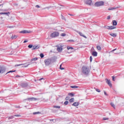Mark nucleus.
I'll return each mask as SVG.
<instances>
[{
    "label": "nucleus",
    "instance_id": "6ab92c4d",
    "mask_svg": "<svg viewBox=\"0 0 124 124\" xmlns=\"http://www.w3.org/2000/svg\"><path fill=\"white\" fill-rule=\"evenodd\" d=\"M0 14L1 15H7L8 16V14H10V13L8 12V13H0Z\"/></svg>",
    "mask_w": 124,
    "mask_h": 124
},
{
    "label": "nucleus",
    "instance_id": "6e6d98bb",
    "mask_svg": "<svg viewBox=\"0 0 124 124\" xmlns=\"http://www.w3.org/2000/svg\"><path fill=\"white\" fill-rule=\"evenodd\" d=\"M104 94L105 95H108L107 93H106V92H104Z\"/></svg>",
    "mask_w": 124,
    "mask_h": 124
},
{
    "label": "nucleus",
    "instance_id": "de8ad7c7",
    "mask_svg": "<svg viewBox=\"0 0 124 124\" xmlns=\"http://www.w3.org/2000/svg\"><path fill=\"white\" fill-rule=\"evenodd\" d=\"M36 7L37 8H40V6H39V5H36Z\"/></svg>",
    "mask_w": 124,
    "mask_h": 124
},
{
    "label": "nucleus",
    "instance_id": "69168bd1",
    "mask_svg": "<svg viewBox=\"0 0 124 124\" xmlns=\"http://www.w3.org/2000/svg\"><path fill=\"white\" fill-rule=\"evenodd\" d=\"M92 49H93V47H92Z\"/></svg>",
    "mask_w": 124,
    "mask_h": 124
},
{
    "label": "nucleus",
    "instance_id": "bf43d9fd",
    "mask_svg": "<svg viewBox=\"0 0 124 124\" xmlns=\"http://www.w3.org/2000/svg\"><path fill=\"white\" fill-rule=\"evenodd\" d=\"M69 41H71V42H74V41L72 40H70Z\"/></svg>",
    "mask_w": 124,
    "mask_h": 124
},
{
    "label": "nucleus",
    "instance_id": "e433bc0d",
    "mask_svg": "<svg viewBox=\"0 0 124 124\" xmlns=\"http://www.w3.org/2000/svg\"><path fill=\"white\" fill-rule=\"evenodd\" d=\"M37 114H40V112H34L33 113V115H37Z\"/></svg>",
    "mask_w": 124,
    "mask_h": 124
},
{
    "label": "nucleus",
    "instance_id": "bb28decb",
    "mask_svg": "<svg viewBox=\"0 0 124 124\" xmlns=\"http://www.w3.org/2000/svg\"><path fill=\"white\" fill-rule=\"evenodd\" d=\"M96 48L97 50H99V51H101V47H100V46H97Z\"/></svg>",
    "mask_w": 124,
    "mask_h": 124
},
{
    "label": "nucleus",
    "instance_id": "a211bd4d",
    "mask_svg": "<svg viewBox=\"0 0 124 124\" xmlns=\"http://www.w3.org/2000/svg\"><path fill=\"white\" fill-rule=\"evenodd\" d=\"M92 56H93L94 57H97V52L93 51L92 52Z\"/></svg>",
    "mask_w": 124,
    "mask_h": 124
},
{
    "label": "nucleus",
    "instance_id": "49530a36",
    "mask_svg": "<svg viewBox=\"0 0 124 124\" xmlns=\"http://www.w3.org/2000/svg\"><path fill=\"white\" fill-rule=\"evenodd\" d=\"M29 65H30V64H28L27 65H24V66H23V67H28V66H29Z\"/></svg>",
    "mask_w": 124,
    "mask_h": 124
},
{
    "label": "nucleus",
    "instance_id": "a18cd8bd",
    "mask_svg": "<svg viewBox=\"0 0 124 124\" xmlns=\"http://www.w3.org/2000/svg\"><path fill=\"white\" fill-rule=\"evenodd\" d=\"M15 117H21V115L20 114H16L14 115Z\"/></svg>",
    "mask_w": 124,
    "mask_h": 124
},
{
    "label": "nucleus",
    "instance_id": "052dcab7",
    "mask_svg": "<svg viewBox=\"0 0 124 124\" xmlns=\"http://www.w3.org/2000/svg\"><path fill=\"white\" fill-rule=\"evenodd\" d=\"M16 77H20V76L17 75V76H16Z\"/></svg>",
    "mask_w": 124,
    "mask_h": 124
},
{
    "label": "nucleus",
    "instance_id": "ddd939ff",
    "mask_svg": "<svg viewBox=\"0 0 124 124\" xmlns=\"http://www.w3.org/2000/svg\"><path fill=\"white\" fill-rule=\"evenodd\" d=\"M106 83L109 86V87H112V83H111V81L109 79H106Z\"/></svg>",
    "mask_w": 124,
    "mask_h": 124
},
{
    "label": "nucleus",
    "instance_id": "f3484780",
    "mask_svg": "<svg viewBox=\"0 0 124 124\" xmlns=\"http://www.w3.org/2000/svg\"><path fill=\"white\" fill-rule=\"evenodd\" d=\"M57 51H58V52L61 53V52H62V47L61 46L58 47V48H57Z\"/></svg>",
    "mask_w": 124,
    "mask_h": 124
},
{
    "label": "nucleus",
    "instance_id": "6e6552de",
    "mask_svg": "<svg viewBox=\"0 0 124 124\" xmlns=\"http://www.w3.org/2000/svg\"><path fill=\"white\" fill-rule=\"evenodd\" d=\"M116 29V27L113 26H107V30H114V29Z\"/></svg>",
    "mask_w": 124,
    "mask_h": 124
},
{
    "label": "nucleus",
    "instance_id": "2eb2a0df",
    "mask_svg": "<svg viewBox=\"0 0 124 124\" xmlns=\"http://www.w3.org/2000/svg\"><path fill=\"white\" fill-rule=\"evenodd\" d=\"M78 105H79V102H74V103L72 104V106H75V107H77V106H78Z\"/></svg>",
    "mask_w": 124,
    "mask_h": 124
},
{
    "label": "nucleus",
    "instance_id": "8fccbe9b",
    "mask_svg": "<svg viewBox=\"0 0 124 124\" xmlns=\"http://www.w3.org/2000/svg\"><path fill=\"white\" fill-rule=\"evenodd\" d=\"M14 5L15 6H18V3H15Z\"/></svg>",
    "mask_w": 124,
    "mask_h": 124
},
{
    "label": "nucleus",
    "instance_id": "37998d69",
    "mask_svg": "<svg viewBox=\"0 0 124 124\" xmlns=\"http://www.w3.org/2000/svg\"><path fill=\"white\" fill-rule=\"evenodd\" d=\"M60 68L61 70H63V69H64V68L62 67V64L60 65Z\"/></svg>",
    "mask_w": 124,
    "mask_h": 124
},
{
    "label": "nucleus",
    "instance_id": "c756f323",
    "mask_svg": "<svg viewBox=\"0 0 124 124\" xmlns=\"http://www.w3.org/2000/svg\"><path fill=\"white\" fill-rule=\"evenodd\" d=\"M69 102H74V98H71L69 100Z\"/></svg>",
    "mask_w": 124,
    "mask_h": 124
},
{
    "label": "nucleus",
    "instance_id": "864d4df0",
    "mask_svg": "<svg viewBox=\"0 0 124 124\" xmlns=\"http://www.w3.org/2000/svg\"><path fill=\"white\" fill-rule=\"evenodd\" d=\"M27 42H28V40L27 41L25 40L23 42V43H27Z\"/></svg>",
    "mask_w": 124,
    "mask_h": 124
},
{
    "label": "nucleus",
    "instance_id": "a19ab883",
    "mask_svg": "<svg viewBox=\"0 0 124 124\" xmlns=\"http://www.w3.org/2000/svg\"><path fill=\"white\" fill-rule=\"evenodd\" d=\"M70 97H69V96H67L65 98V100H69V99H70Z\"/></svg>",
    "mask_w": 124,
    "mask_h": 124
},
{
    "label": "nucleus",
    "instance_id": "9d476101",
    "mask_svg": "<svg viewBox=\"0 0 124 124\" xmlns=\"http://www.w3.org/2000/svg\"><path fill=\"white\" fill-rule=\"evenodd\" d=\"M50 60L51 61V63H53V62H55L57 61V58L55 57H52L50 58Z\"/></svg>",
    "mask_w": 124,
    "mask_h": 124
},
{
    "label": "nucleus",
    "instance_id": "79ce46f5",
    "mask_svg": "<svg viewBox=\"0 0 124 124\" xmlns=\"http://www.w3.org/2000/svg\"><path fill=\"white\" fill-rule=\"evenodd\" d=\"M104 120V121H106V120H109L108 118H106V117H104L103 119Z\"/></svg>",
    "mask_w": 124,
    "mask_h": 124
},
{
    "label": "nucleus",
    "instance_id": "4be33fe9",
    "mask_svg": "<svg viewBox=\"0 0 124 124\" xmlns=\"http://www.w3.org/2000/svg\"><path fill=\"white\" fill-rule=\"evenodd\" d=\"M117 8H119V7H112L111 8L108 9V10H114V9H117Z\"/></svg>",
    "mask_w": 124,
    "mask_h": 124
},
{
    "label": "nucleus",
    "instance_id": "cd10ccee",
    "mask_svg": "<svg viewBox=\"0 0 124 124\" xmlns=\"http://www.w3.org/2000/svg\"><path fill=\"white\" fill-rule=\"evenodd\" d=\"M73 47L71 46H68L67 50H73Z\"/></svg>",
    "mask_w": 124,
    "mask_h": 124
},
{
    "label": "nucleus",
    "instance_id": "f8f14e48",
    "mask_svg": "<svg viewBox=\"0 0 124 124\" xmlns=\"http://www.w3.org/2000/svg\"><path fill=\"white\" fill-rule=\"evenodd\" d=\"M20 33H30L31 31H28L27 30H24L19 32Z\"/></svg>",
    "mask_w": 124,
    "mask_h": 124
},
{
    "label": "nucleus",
    "instance_id": "09e8293b",
    "mask_svg": "<svg viewBox=\"0 0 124 124\" xmlns=\"http://www.w3.org/2000/svg\"><path fill=\"white\" fill-rule=\"evenodd\" d=\"M8 28H9V29H12V28H14V27H13V26H8Z\"/></svg>",
    "mask_w": 124,
    "mask_h": 124
},
{
    "label": "nucleus",
    "instance_id": "423d86ee",
    "mask_svg": "<svg viewBox=\"0 0 124 124\" xmlns=\"http://www.w3.org/2000/svg\"><path fill=\"white\" fill-rule=\"evenodd\" d=\"M19 85L22 88H27L28 87V83L25 82L21 83Z\"/></svg>",
    "mask_w": 124,
    "mask_h": 124
},
{
    "label": "nucleus",
    "instance_id": "2f4dec72",
    "mask_svg": "<svg viewBox=\"0 0 124 124\" xmlns=\"http://www.w3.org/2000/svg\"><path fill=\"white\" fill-rule=\"evenodd\" d=\"M37 60H38V59L37 58H34L32 59L31 60V61L32 62H33V61H37Z\"/></svg>",
    "mask_w": 124,
    "mask_h": 124
},
{
    "label": "nucleus",
    "instance_id": "7ed1b4c3",
    "mask_svg": "<svg viewBox=\"0 0 124 124\" xmlns=\"http://www.w3.org/2000/svg\"><path fill=\"white\" fill-rule=\"evenodd\" d=\"M59 35L60 33H59V32L55 31L51 33V34L50 35V37L52 38H55V37L59 36Z\"/></svg>",
    "mask_w": 124,
    "mask_h": 124
},
{
    "label": "nucleus",
    "instance_id": "58836bf2",
    "mask_svg": "<svg viewBox=\"0 0 124 124\" xmlns=\"http://www.w3.org/2000/svg\"><path fill=\"white\" fill-rule=\"evenodd\" d=\"M64 104L65 105H67V104H68V101H65L64 103Z\"/></svg>",
    "mask_w": 124,
    "mask_h": 124
},
{
    "label": "nucleus",
    "instance_id": "f257e3e1",
    "mask_svg": "<svg viewBox=\"0 0 124 124\" xmlns=\"http://www.w3.org/2000/svg\"><path fill=\"white\" fill-rule=\"evenodd\" d=\"M90 68H89V67H87L86 66H82L81 68V72L84 75H88L90 73Z\"/></svg>",
    "mask_w": 124,
    "mask_h": 124
},
{
    "label": "nucleus",
    "instance_id": "680f3d73",
    "mask_svg": "<svg viewBox=\"0 0 124 124\" xmlns=\"http://www.w3.org/2000/svg\"><path fill=\"white\" fill-rule=\"evenodd\" d=\"M3 5V4H0V6H2H2Z\"/></svg>",
    "mask_w": 124,
    "mask_h": 124
},
{
    "label": "nucleus",
    "instance_id": "dca6fc26",
    "mask_svg": "<svg viewBox=\"0 0 124 124\" xmlns=\"http://www.w3.org/2000/svg\"><path fill=\"white\" fill-rule=\"evenodd\" d=\"M18 37V35H13L11 37V39H16Z\"/></svg>",
    "mask_w": 124,
    "mask_h": 124
},
{
    "label": "nucleus",
    "instance_id": "5fc2aeb1",
    "mask_svg": "<svg viewBox=\"0 0 124 124\" xmlns=\"http://www.w3.org/2000/svg\"><path fill=\"white\" fill-rule=\"evenodd\" d=\"M116 50H117V48L112 50L111 52H114V51H116Z\"/></svg>",
    "mask_w": 124,
    "mask_h": 124
},
{
    "label": "nucleus",
    "instance_id": "393cba45",
    "mask_svg": "<svg viewBox=\"0 0 124 124\" xmlns=\"http://www.w3.org/2000/svg\"><path fill=\"white\" fill-rule=\"evenodd\" d=\"M61 18L62 19V20H64V21H66V19L65 18V17L62 16V15H61Z\"/></svg>",
    "mask_w": 124,
    "mask_h": 124
},
{
    "label": "nucleus",
    "instance_id": "c03bdc74",
    "mask_svg": "<svg viewBox=\"0 0 124 124\" xmlns=\"http://www.w3.org/2000/svg\"><path fill=\"white\" fill-rule=\"evenodd\" d=\"M21 65H23V64H16V65H15V66L16 67H17V66H20Z\"/></svg>",
    "mask_w": 124,
    "mask_h": 124
},
{
    "label": "nucleus",
    "instance_id": "603ef678",
    "mask_svg": "<svg viewBox=\"0 0 124 124\" xmlns=\"http://www.w3.org/2000/svg\"><path fill=\"white\" fill-rule=\"evenodd\" d=\"M109 19H110V16H108V17H107V19H108V20H109Z\"/></svg>",
    "mask_w": 124,
    "mask_h": 124
},
{
    "label": "nucleus",
    "instance_id": "4d7b16f0",
    "mask_svg": "<svg viewBox=\"0 0 124 124\" xmlns=\"http://www.w3.org/2000/svg\"><path fill=\"white\" fill-rule=\"evenodd\" d=\"M41 80H43V78H41L39 79V81H41Z\"/></svg>",
    "mask_w": 124,
    "mask_h": 124
},
{
    "label": "nucleus",
    "instance_id": "473e14b6",
    "mask_svg": "<svg viewBox=\"0 0 124 124\" xmlns=\"http://www.w3.org/2000/svg\"><path fill=\"white\" fill-rule=\"evenodd\" d=\"M94 89L95 90V91H96L98 93H100V90L98 89H96L95 88H94Z\"/></svg>",
    "mask_w": 124,
    "mask_h": 124
},
{
    "label": "nucleus",
    "instance_id": "20e7f679",
    "mask_svg": "<svg viewBox=\"0 0 124 124\" xmlns=\"http://www.w3.org/2000/svg\"><path fill=\"white\" fill-rule=\"evenodd\" d=\"M44 62L46 65H50V64L52 63L51 62V59H50V58L45 60Z\"/></svg>",
    "mask_w": 124,
    "mask_h": 124
},
{
    "label": "nucleus",
    "instance_id": "aec40b11",
    "mask_svg": "<svg viewBox=\"0 0 124 124\" xmlns=\"http://www.w3.org/2000/svg\"><path fill=\"white\" fill-rule=\"evenodd\" d=\"M111 36H112L113 37H117V34L116 33H110L109 34Z\"/></svg>",
    "mask_w": 124,
    "mask_h": 124
},
{
    "label": "nucleus",
    "instance_id": "f03ea898",
    "mask_svg": "<svg viewBox=\"0 0 124 124\" xmlns=\"http://www.w3.org/2000/svg\"><path fill=\"white\" fill-rule=\"evenodd\" d=\"M103 5H104V2L102 1H98L94 3V6H96V7H99L100 6H102Z\"/></svg>",
    "mask_w": 124,
    "mask_h": 124
},
{
    "label": "nucleus",
    "instance_id": "7c9ffc66",
    "mask_svg": "<svg viewBox=\"0 0 124 124\" xmlns=\"http://www.w3.org/2000/svg\"><path fill=\"white\" fill-rule=\"evenodd\" d=\"M16 71V70H14V71H10L9 72H8L6 74H8V73H12V72H15Z\"/></svg>",
    "mask_w": 124,
    "mask_h": 124
},
{
    "label": "nucleus",
    "instance_id": "72a5a7b5",
    "mask_svg": "<svg viewBox=\"0 0 124 124\" xmlns=\"http://www.w3.org/2000/svg\"><path fill=\"white\" fill-rule=\"evenodd\" d=\"M33 47V46L32 45H29L28 46V48H32Z\"/></svg>",
    "mask_w": 124,
    "mask_h": 124
},
{
    "label": "nucleus",
    "instance_id": "4c0bfd02",
    "mask_svg": "<svg viewBox=\"0 0 124 124\" xmlns=\"http://www.w3.org/2000/svg\"><path fill=\"white\" fill-rule=\"evenodd\" d=\"M90 61L91 62H93V57L91 56L90 57Z\"/></svg>",
    "mask_w": 124,
    "mask_h": 124
},
{
    "label": "nucleus",
    "instance_id": "a878e982",
    "mask_svg": "<svg viewBox=\"0 0 124 124\" xmlns=\"http://www.w3.org/2000/svg\"><path fill=\"white\" fill-rule=\"evenodd\" d=\"M53 108H56L60 109V108H61V106H54Z\"/></svg>",
    "mask_w": 124,
    "mask_h": 124
},
{
    "label": "nucleus",
    "instance_id": "e2e57ef3",
    "mask_svg": "<svg viewBox=\"0 0 124 124\" xmlns=\"http://www.w3.org/2000/svg\"><path fill=\"white\" fill-rule=\"evenodd\" d=\"M70 16H73V15L69 14Z\"/></svg>",
    "mask_w": 124,
    "mask_h": 124
},
{
    "label": "nucleus",
    "instance_id": "412c9836",
    "mask_svg": "<svg viewBox=\"0 0 124 124\" xmlns=\"http://www.w3.org/2000/svg\"><path fill=\"white\" fill-rule=\"evenodd\" d=\"M112 24H113V26H117V21L113 20L112 21Z\"/></svg>",
    "mask_w": 124,
    "mask_h": 124
},
{
    "label": "nucleus",
    "instance_id": "ea45409f",
    "mask_svg": "<svg viewBox=\"0 0 124 124\" xmlns=\"http://www.w3.org/2000/svg\"><path fill=\"white\" fill-rule=\"evenodd\" d=\"M14 116H11L8 118L9 120H12V119H14Z\"/></svg>",
    "mask_w": 124,
    "mask_h": 124
},
{
    "label": "nucleus",
    "instance_id": "1a4fd4ad",
    "mask_svg": "<svg viewBox=\"0 0 124 124\" xmlns=\"http://www.w3.org/2000/svg\"><path fill=\"white\" fill-rule=\"evenodd\" d=\"M40 47V46H39V45H35V46H33L32 50H36V49H38Z\"/></svg>",
    "mask_w": 124,
    "mask_h": 124
},
{
    "label": "nucleus",
    "instance_id": "9b49d317",
    "mask_svg": "<svg viewBox=\"0 0 124 124\" xmlns=\"http://www.w3.org/2000/svg\"><path fill=\"white\" fill-rule=\"evenodd\" d=\"M26 100H31V101H35L36 100H37V99H36V98L32 97V98H29L26 99Z\"/></svg>",
    "mask_w": 124,
    "mask_h": 124
},
{
    "label": "nucleus",
    "instance_id": "b1692460",
    "mask_svg": "<svg viewBox=\"0 0 124 124\" xmlns=\"http://www.w3.org/2000/svg\"><path fill=\"white\" fill-rule=\"evenodd\" d=\"M71 88L72 89H77L78 88V86H76V85H74V86H71Z\"/></svg>",
    "mask_w": 124,
    "mask_h": 124
},
{
    "label": "nucleus",
    "instance_id": "c9c22d12",
    "mask_svg": "<svg viewBox=\"0 0 124 124\" xmlns=\"http://www.w3.org/2000/svg\"><path fill=\"white\" fill-rule=\"evenodd\" d=\"M66 35V34L63 33L61 34V36H65Z\"/></svg>",
    "mask_w": 124,
    "mask_h": 124
},
{
    "label": "nucleus",
    "instance_id": "4468645a",
    "mask_svg": "<svg viewBox=\"0 0 124 124\" xmlns=\"http://www.w3.org/2000/svg\"><path fill=\"white\" fill-rule=\"evenodd\" d=\"M77 32H78V33L79 34V35H80V36H82V37H84V38H87V37L85 36L84 34H83L82 32L78 31H77Z\"/></svg>",
    "mask_w": 124,
    "mask_h": 124
},
{
    "label": "nucleus",
    "instance_id": "c85d7f7f",
    "mask_svg": "<svg viewBox=\"0 0 124 124\" xmlns=\"http://www.w3.org/2000/svg\"><path fill=\"white\" fill-rule=\"evenodd\" d=\"M68 95H70V96H74V94L73 93H68Z\"/></svg>",
    "mask_w": 124,
    "mask_h": 124
},
{
    "label": "nucleus",
    "instance_id": "f704fd0d",
    "mask_svg": "<svg viewBox=\"0 0 124 124\" xmlns=\"http://www.w3.org/2000/svg\"><path fill=\"white\" fill-rule=\"evenodd\" d=\"M40 56L41 58H44V54H43V53H41Z\"/></svg>",
    "mask_w": 124,
    "mask_h": 124
},
{
    "label": "nucleus",
    "instance_id": "0e129e2a",
    "mask_svg": "<svg viewBox=\"0 0 124 124\" xmlns=\"http://www.w3.org/2000/svg\"><path fill=\"white\" fill-rule=\"evenodd\" d=\"M50 7H47V8H50Z\"/></svg>",
    "mask_w": 124,
    "mask_h": 124
},
{
    "label": "nucleus",
    "instance_id": "39448f33",
    "mask_svg": "<svg viewBox=\"0 0 124 124\" xmlns=\"http://www.w3.org/2000/svg\"><path fill=\"white\" fill-rule=\"evenodd\" d=\"M5 70H6L5 67L0 66V73L1 74L4 73V72H5Z\"/></svg>",
    "mask_w": 124,
    "mask_h": 124
},
{
    "label": "nucleus",
    "instance_id": "5701e85b",
    "mask_svg": "<svg viewBox=\"0 0 124 124\" xmlns=\"http://www.w3.org/2000/svg\"><path fill=\"white\" fill-rule=\"evenodd\" d=\"M111 106L114 108V109H116V106L113 103H110Z\"/></svg>",
    "mask_w": 124,
    "mask_h": 124
},
{
    "label": "nucleus",
    "instance_id": "0eeeda50",
    "mask_svg": "<svg viewBox=\"0 0 124 124\" xmlns=\"http://www.w3.org/2000/svg\"><path fill=\"white\" fill-rule=\"evenodd\" d=\"M85 3L88 5H92V4H93L92 1L91 0H86Z\"/></svg>",
    "mask_w": 124,
    "mask_h": 124
},
{
    "label": "nucleus",
    "instance_id": "3c124183",
    "mask_svg": "<svg viewBox=\"0 0 124 124\" xmlns=\"http://www.w3.org/2000/svg\"><path fill=\"white\" fill-rule=\"evenodd\" d=\"M113 81H115V77L114 76L112 77Z\"/></svg>",
    "mask_w": 124,
    "mask_h": 124
},
{
    "label": "nucleus",
    "instance_id": "13d9d810",
    "mask_svg": "<svg viewBox=\"0 0 124 124\" xmlns=\"http://www.w3.org/2000/svg\"><path fill=\"white\" fill-rule=\"evenodd\" d=\"M104 28H106V29H107V26H104Z\"/></svg>",
    "mask_w": 124,
    "mask_h": 124
}]
</instances>
